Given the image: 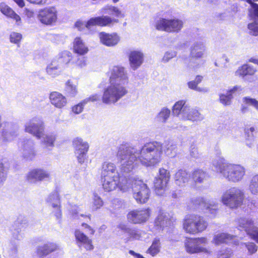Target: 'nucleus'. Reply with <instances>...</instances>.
<instances>
[{"instance_id": "nucleus-41", "label": "nucleus", "mask_w": 258, "mask_h": 258, "mask_svg": "<svg viewBox=\"0 0 258 258\" xmlns=\"http://www.w3.org/2000/svg\"><path fill=\"white\" fill-rule=\"evenodd\" d=\"M73 145L75 151H88L89 146L87 142L83 141L81 138H76L73 140Z\"/></svg>"}, {"instance_id": "nucleus-39", "label": "nucleus", "mask_w": 258, "mask_h": 258, "mask_svg": "<svg viewBox=\"0 0 258 258\" xmlns=\"http://www.w3.org/2000/svg\"><path fill=\"white\" fill-rule=\"evenodd\" d=\"M170 114V110L166 107H164L156 116L155 121L158 123H165L169 119Z\"/></svg>"}, {"instance_id": "nucleus-7", "label": "nucleus", "mask_w": 258, "mask_h": 258, "mask_svg": "<svg viewBox=\"0 0 258 258\" xmlns=\"http://www.w3.org/2000/svg\"><path fill=\"white\" fill-rule=\"evenodd\" d=\"M124 184L129 186L126 191L132 188L133 197L138 203H145L147 202L150 197V189L143 180L131 176L130 174L128 178H125Z\"/></svg>"}, {"instance_id": "nucleus-11", "label": "nucleus", "mask_w": 258, "mask_h": 258, "mask_svg": "<svg viewBox=\"0 0 258 258\" xmlns=\"http://www.w3.org/2000/svg\"><path fill=\"white\" fill-rule=\"evenodd\" d=\"M206 237L197 238H186L184 241L185 250L188 253L193 254L199 252L209 253L210 250L206 247L208 244Z\"/></svg>"}, {"instance_id": "nucleus-62", "label": "nucleus", "mask_w": 258, "mask_h": 258, "mask_svg": "<svg viewBox=\"0 0 258 258\" xmlns=\"http://www.w3.org/2000/svg\"><path fill=\"white\" fill-rule=\"evenodd\" d=\"M82 226L86 230V232L91 235H93L95 232V230L88 224L83 223Z\"/></svg>"}, {"instance_id": "nucleus-43", "label": "nucleus", "mask_w": 258, "mask_h": 258, "mask_svg": "<svg viewBox=\"0 0 258 258\" xmlns=\"http://www.w3.org/2000/svg\"><path fill=\"white\" fill-rule=\"evenodd\" d=\"M249 189L253 195H258V174L252 177L249 186Z\"/></svg>"}, {"instance_id": "nucleus-37", "label": "nucleus", "mask_w": 258, "mask_h": 258, "mask_svg": "<svg viewBox=\"0 0 258 258\" xmlns=\"http://www.w3.org/2000/svg\"><path fill=\"white\" fill-rule=\"evenodd\" d=\"M208 177V174L202 169H196L192 173V178L196 184L204 183Z\"/></svg>"}, {"instance_id": "nucleus-15", "label": "nucleus", "mask_w": 258, "mask_h": 258, "mask_svg": "<svg viewBox=\"0 0 258 258\" xmlns=\"http://www.w3.org/2000/svg\"><path fill=\"white\" fill-rule=\"evenodd\" d=\"M238 227L240 230L245 231L251 239L258 243V227L253 220L249 217H242L238 220Z\"/></svg>"}, {"instance_id": "nucleus-23", "label": "nucleus", "mask_w": 258, "mask_h": 258, "mask_svg": "<svg viewBox=\"0 0 258 258\" xmlns=\"http://www.w3.org/2000/svg\"><path fill=\"white\" fill-rule=\"evenodd\" d=\"M191 174L185 170L179 169L175 174V184L181 187L187 185L190 180Z\"/></svg>"}, {"instance_id": "nucleus-25", "label": "nucleus", "mask_w": 258, "mask_h": 258, "mask_svg": "<svg viewBox=\"0 0 258 258\" xmlns=\"http://www.w3.org/2000/svg\"><path fill=\"white\" fill-rule=\"evenodd\" d=\"M205 50V46L202 42H194L190 48V56L191 59L202 58Z\"/></svg>"}, {"instance_id": "nucleus-53", "label": "nucleus", "mask_w": 258, "mask_h": 258, "mask_svg": "<svg viewBox=\"0 0 258 258\" xmlns=\"http://www.w3.org/2000/svg\"><path fill=\"white\" fill-rule=\"evenodd\" d=\"M88 151H75V155L77 158L78 162L82 164L84 163L86 158V154Z\"/></svg>"}, {"instance_id": "nucleus-36", "label": "nucleus", "mask_w": 258, "mask_h": 258, "mask_svg": "<svg viewBox=\"0 0 258 258\" xmlns=\"http://www.w3.org/2000/svg\"><path fill=\"white\" fill-rule=\"evenodd\" d=\"M234 236L227 233H219L214 235L213 242L215 245H219L224 243H229Z\"/></svg>"}, {"instance_id": "nucleus-35", "label": "nucleus", "mask_w": 258, "mask_h": 258, "mask_svg": "<svg viewBox=\"0 0 258 258\" xmlns=\"http://www.w3.org/2000/svg\"><path fill=\"white\" fill-rule=\"evenodd\" d=\"M256 70L253 66L248 64H244L235 72V76L244 78L246 76H252Z\"/></svg>"}, {"instance_id": "nucleus-54", "label": "nucleus", "mask_w": 258, "mask_h": 258, "mask_svg": "<svg viewBox=\"0 0 258 258\" xmlns=\"http://www.w3.org/2000/svg\"><path fill=\"white\" fill-rule=\"evenodd\" d=\"M77 208H78V207L75 206L74 209H72L71 212L72 213V216L74 219H81V218H84V219L90 220L91 218L90 215H84L83 214H79L78 212L77 211Z\"/></svg>"}, {"instance_id": "nucleus-52", "label": "nucleus", "mask_w": 258, "mask_h": 258, "mask_svg": "<svg viewBox=\"0 0 258 258\" xmlns=\"http://www.w3.org/2000/svg\"><path fill=\"white\" fill-rule=\"evenodd\" d=\"M248 29L250 34L254 36L258 35V22H253L248 25Z\"/></svg>"}, {"instance_id": "nucleus-8", "label": "nucleus", "mask_w": 258, "mask_h": 258, "mask_svg": "<svg viewBox=\"0 0 258 258\" xmlns=\"http://www.w3.org/2000/svg\"><path fill=\"white\" fill-rule=\"evenodd\" d=\"M244 200V193L236 187H231L224 191L221 197L223 205L230 209H236L240 206Z\"/></svg>"}, {"instance_id": "nucleus-31", "label": "nucleus", "mask_w": 258, "mask_h": 258, "mask_svg": "<svg viewBox=\"0 0 258 258\" xmlns=\"http://www.w3.org/2000/svg\"><path fill=\"white\" fill-rule=\"evenodd\" d=\"M256 133L255 128L253 126L244 129L245 144L248 147L251 148L254 146Z\"/></svg>"}, {"instance_id": "nucleus-57", "label": "nucleus", "mask_w": 258, "mask_h": 258, "mask_svg": "<svg viewBox=\"0 0 258 258\" xmlns=\"http://www.w3.org/2000/svg\"><path fill=\"white\" fill-rule=\"evenodd\" d=\"M7 176V171L2 163L0 162V185L6 180Z\"/></svg>"}, {"instance_id": "nucleus-61", "label": "nucleus", "mask_w": 258, "mask_h": 258, "mask_svg": "<svg viewBox=\"0 0 258 258\" xmlns=\"http://www.w3.org/2000/svg\"><path fill=\"white\" fill-rule=\"evenodd\" d=\"M190 155L194 158H198L200 157L198 148L194 145H191L190 147Z\"/></svg>"}, {"instance_id": "nucleus-51", "label": "nucleus", "mask_w": 258, "mask_h": 258, "mask_svg": "<svg viewBox=\"0 0 258 258\" xmlns=\"http://www.w3.org/2000/svg\"><path fill=\"white\" fill-rule=\"evenodd\" d=\"M232 254V251L230 248H226L220 250L217 254L218 258H230Z\"/></svg>"}, {"instance_id": "nucleus-40", "label": "nucleus", "mask_w": 258, "mask_h": 258, "mask_svg": "<svg viewBox=\"0 0 258 258\" xmlns=\"http://www.w3.org/2000/svg\"><path fill=\"white\" fill-rule=\"evenodd\" d=\"M57 248V246L55 243L48 242L42 246H39L37 248L38 254L46 255L49 253L54 251Z\"/></svg>"}, {"instance_id": "nucleus-16", "label": "nucleus", "mask_w": 258, "mask_h": 258, "mask_svg": "<svg viewBox=\"0 0 258 258\" xmlns=\"http://www.w3.org/2000/svg\"><path fill=\"white\" fill-rule=\"evenodd\" d=\"M150 214L151 210L149 208L138 209L129 212L127 215V219L131 223L142 224L148 220Z\"/></svg>"}, {"instance_id": "nucleus-59", "label": "nucleus", "mask_w": 258, "mask_h": 258, "mask_svg": "<svg viewBox=\"0 0 258 258\" xmlns=\"http://www.w3.org/2000/svg\"><path fill=\"white\" fill-rule=\"evenodd\" d=\"M112 207L115 210L124 207L123 202L118 199H113L111 202Z\"/></svg>"}, {"instance_id": "nucleus-20", "label": "nucleus", "mask_w": 258, "mask_h": 258, "mask_svg": "<svg viewBox=\"0 0 258 258\" xmlns=\"http://www.w3.org/2000/svg\"><path fill=\"white\" fill-rule=\"evenodd\" d=\"M99 38L101 44L108 47H113L117 44L120 40L119 36L115 33H107L100 32Z\"/></svg>"}, {"instance_id": "nucleus-26", "label": "nucleus", "mask_w": 258, "mask_h": 258, "mask_svg": "<svg viewBox=\"0 0 258 258\" xmlns=\"http://www.w3.org/2000/svg\"><path fill=\"white\" fill-rule=\"evenodd\" d=\"M117 227L124 233H126L128 236V238L140 240L142 237V235L143 232L139 229L128 228L127 226L124 223H120Z\"/></svg>"}, {"instance_id": "nucleus-27", "label": "nucleus", "mask_w": 258, "mask_h": 258, "mask_svg": "<svg viewBox=\"0 0 258 258\" xmlns=\"http://www.w3.org/2000/svg\"><path fill=\"white\" fill-rule=\"evenodd\" d=\"M49 99L51 103L58 108H62L67 104L66 97L57 92H51L49 95Z\"/></svg>"}, {"instance_id": "nucleus-48", "label": "nucleus", "mask_w": 258, "mask_h": 258, "mask_svg": "<svg viewBox=\"0 0 258 258\" xmlns=\"http://www.w3.org/2000/svg\"><path fill=\"white\" fill-rule=\"evenodd\" d=\"M243 102L248 105L253 107L257 111H258V101L255 99L250 98L249 97H245L243 98Z\"/></svg>"}, {"instance_id": "nucleus-19", "label": "nucleus", "mask_w": 258, "mask_h": 258, "mask_svg": "<svg viewBox=\"0 0 258 258\" xmlns=\"http://www.w3.org/2000/svg\"><path fill=\"white\" fill-rule=\"evenodd\" d=\"M50 177L49 172L43 169L36 168L31 170L27 175V180L32 183L41 181Z\"/></svg>"}, {"instance_id": "nucleus-2", "label": "nucleus", "mask_w": 258, "mask_h": 258, "mask_svg": "<svg viewBox=\"0 0 258 258\" xmlns=\"http://www.w3.org/2000/svg\"><path fill=\"white\" fill-rule=\"evenodd\" d=\"M110 72V85L104 89L101 97L102 102L107 105L115 104L127 93L125 85L128 78L124 68L113 66Z\"/></svg>"}, {"instance_id": "nucleus-38", "label": "nucleus", "mask_w": 258, "mask_h": 258, "mask_svg": "<svg viewBox=\"0 0 258 258\" xmlns=\"http://www.w3.org/2000/svg\"><path fill=\"white\" fill-rule=\"evenodd\" d=\"M65 94L69 97H75L78 93L77 83L72 80H68L65 84Z\"/></svg>"}, {"instance_id": "nucleus-60", "label": "nucleus", "mask_w": 258, "mask_h": 258, "mask_svg": "<svg viewBox=\"0 0 258 258\" xmlns=\"http://www.w3.org/2000/svg\"><path fill=\"white\" fill-rule=\"evenodd\" d=\"M176 55V52L174 51L171 50L167 51L163 57V61L168 62L170 59L175 57Z\"/></svg>"}, {"instance_id": "nucleus-1", "label": "nucleus", "mask_w": 258, "mask_h": 258, "mask_svg": "<svg viewBox=\"0 0 258 258\" xmlns=\"http://www.w3.org/2000/svg\"><path fill=\"white\" fill-rule=\"evenodd\" d=\"M164 152L169 157L177 153V145L172 140L166 141L163 144L152 142L145 144L140 150L128 143L121 145L118 150V157L124 171L132 170L138 163L146 167H154L161 161V155Z\"/></svg>"}, {"instance_id": "nucleus-42", "label": "nucleus", "mask_w": 258, "mask_h": 258, "mask_svg": "<svg viewBox=\"0 0 258 258\" xmlns=\"http://www.w3.org/2000/svg\"><path fill=\"white\" fill-rule=\"evenodd\" d=\"M161 243L159 238L153 239L151 245L147 250V253L154 256L157 255L160 250Z\"/></svg>"}, {"instance_id": "nucleus-44", "label": "nucleus", "mask_w": 258, "mask_h": 258, "mask_svg": "<svg viewBox=\"0 0 258 258\" xmlns=\"http://www.w3.org/2000/svg\"><path fill=\"white\" fill-rule=\"evenodd\" d=\"M103 205V202L101 198L97 194L94 193L93 197L92 209L97 210L100 209Z\"/></svg>"}, {"instance_id": "nucleus-6", "label": "nucleus", "mask_w": 258, "mask_h": 258, "mask_svg": "<svg viewBox=\"0 0 258 258\" xmlns=\"http://www.w3.org/2000/svg\"><path fill=\"white\" fill-rule=\"evenodd\" d=\"M173 114L183 120H190L193 122L204 120V116L197 107H190L186 104L185 100H180L175 103L172 107Z\"/></svg>"}, {"instance_id": "nucleus-47", "label": "nucleus", "mask_w": 258, "mask_h": 258, "mask_svg": "<svg viewBox=\"0 0 258 258\" xmlns=\"http://www.w3.org/2000/svg\"><path fill=\"white\" fill-rule=\"evenodd\" d=\"M87 103V100H84L78 104L74 106L72 108V111L76 114L81 113L84 109V106Z\"/></svg>"}, {"instance_id": "nucleus-30", "label": "nucleus", "mask_w": 258, "mask_h": 258, "mask_svg": "<svg viewBox=\"0 0 258 258\" xmlns=\"http://www.w3.org/2000/svg\"><path fill=\"white\" fill-rule=\"evenodd\" d=\"M0 11L7 17L15 20L17 25H19L21 23L20 17L5 3L0 4Z\"/></svg>"}, {"instance_id": "nucleus-34", "label": "nucleus", "mask_w": 258, "mask_h": 258, "mask_svg": "<svg viewBox=\"0 0 258 258\" xmlns=\"http://www.w3.org/2000/svg\"><path fill=\"white\" fill-rule=\"evenodd\" d=\"M74 52L80 55H83L88 51V47L80 37H76L73 43Z\"/></svg>"}, {"instance_id": "nucleus-13", "label": "nucleus", "mask_w": 258, "mask_h": 258, "mask_svg": "<svg viewBox=\"0 0 258 258\" xmlns=\"http://www.w3.org/2000/svg\"><path fill=\"white\" fill-rule=\"evenodd\" d=\"M182 26V21L176 19L160 18L155 24L156 29L167 32H178L181 29Z\"/></svg>"}, {"instance_id": "nucleus-4", "label": "nucleus", "mask_w": 258, "mask_h": 258, "mask_svg": "<svg viewBox=\"0 0 258 258\" xmlns=\"http://www.w3.org/2000/svg\"><path fill=\"white\" fill-rule=\"evenodd\" d=\"M212 165L217 172L231 182L241 181L245 174L246 169L244 166L238 164L227 163L225 159L220 155H217L213 161Z\"/></svg>"}, {"instance_id": "nucleus-32", "label": "nucleus", "mask_w": 258, "mask_h": 258, "mask_svg": "<svg viewBox=\"0 0 258 258\" xmlns=\"http://www.w3.org/2000/svg\"><path fill=\"white\" fill-rule=\"evenodd\" d=\"M63 68L53 58L47 65L46 70L47 74L51 77L55 78L59 76L63 70Z\"/></svg>"}, {"instance_id": "nucleus-18", "label": "nucleus", "mask_w": 258, "mask_h": 258, "mask_svg": "<svg viewBox=\"0 0 258 258\" xmlns=\"http://www.w3.org/2000/svg\"><path fill=\"white\" fill-rule=\"evenodd\" d=\"M46 202L52 209V213L59 223L61 222V211L59 194L57 191L52 192L46 199Z\"/></svg>"}, {"instance_id": "nucleus-10", "label": "nucleus", "mask_w": 258, "mask_h": 258, "mask_svg": "<svg viewBox=\"0 0 258 258\" xmlns=\"http://www.w3.org/2000/svg\"><path fill=\"white\" fill-rule=\"evenodd\" d=\"M118 22L119 21L117 19L111 18L108 16H103L91 18L84 23L81 21H78L75 23V26L79 30H81V29L84 26L87 29H90L94 26H110Z\"/></svg>"}, {"instance_id": "nucleus-12", "label": "nucleus", "mask_w": 258, "mask_h": 258, "mask_svg": "<svg viewBox=\"0 0 258 258\" xmlns=\"http://www.w3.org/2000/svg\"><path fill=\"white\" fill-rule=\"evenodd\" d=\"M194 210L201 211L208 216L215 217L217 213L218 204L208 202L204 198L198 197L192 199L191 201Z\"/></svg>"}, {"instance_id": "nucleus-33", "label": "nucleus", "mask_w": 258, "mask_h": 258, "mask_svg": "<svg viewBox=\"0 0 258 258\" xmlns=\"http://www.w3.org/2000/svg\"><path fill=\"white\" fill-rule=\"evenodd\" d=\"M241 91L240 86H236L233 88L229 90L226 94H220L219 96V99L220 102L224 105H229L231 104V100L233 98V94L235 92L238 93Z\"/></svg>"}, {"instance_id": "nucleus-17", "label": "nucleus", "mask_w": 258, "mask_h": 258, "mask_svg": "<svg viewBox=\"0 0 258 258\" xmlns=\"http://www.w3.org/2000/svg\"><path fill=\"white\" fill-rule=\"evenodd\" d=\"M57 17V11L53 7H50L40 10L38 14L39 21L45 25H51L55 22Z\"/></svg>"}, {"instance_id": "nucleus-21", "label": "nucleus", "mask_w": 258, "mask_h": 258, "mask_svg": "<svg viewBox=\"0 0 258 258\" xmlns=\"http://www.w3.org/2000/svg\"><path fill=\"white\" fill-rule=\"evenodd\" d=\"M75 235L78 246L80 248H85L87 250L93 249L92 240L89 239L83 232L80 230H76Z\"/></svg>"}, {"instance_id": "nucleus-5", "label": "nucleus", "mask_w": 258, "mask_h": 258, "mask_svg": "<svg viewBox=\"0 0 258 258\" xmlns=\"http://www.w3.org/2000/svg\"><path fill=\"white\" fill-rule=\"evenodd\" d=\"M45 125L43 120L40 117H34L27 121L25 124L26 132L32 135L37 139H41V143L46 148L54 146L57 134L55 132H51L44 134Z\"/></svg>"}, {"instance_id": "nucleus-63", "label": "nucleus", "mask_w": 258, "mask_h": 258, "mask_svg": "<svg viewBox=\"0 0 258 258\" xmlns=\"http://www.w3.org/2000/svg\"><path fill=\"white\" fill-rule=\"evenodd\" d=\"M101 96L100 95L95 94L85 100H87V102L89 101L95 102L99 100Z\"/></svg>"}, {"instance_id": "nucleus-49", "label": "nucleus", "mask_w": 258, "mask_h": 258, "mask_svg": "<svg viewBox=\"0 0 258 258\" xmlns=\"http://www.w3.org/2000/svg\"><path fill=\"white\" fill-rule=\"evenodd\" d=\"M243 102L248 105L253 107L257 111H258V101L255 99L250 98L249 97H245L243 98Z\"/></svg>"}, {"instance_id": "nucleus-9", "label": "nucleus", "mask_w": 258, "mask_h": 258, "mask_svg": "<svg viewBox=\"0 0 258 258\" xmlns=\"http://www.w3.org/2000/svg\"><path fill=\"white\" fill-rule=\"evenodd\" d=\"M207 225L203 217L196 215L186 216L183 224L184 230L190 234L201 232L206 229Z\"/></svg>"}, {"instance_id": "nucleus-55", "label": "nucleus", "mask_w": 258, "mask_h": 258, "mask_svg": "<svg viewBox=\"0 0 258 258\" xmlns=\"http://www.w3.org/2000/svg\"><path fill=\"white\" fill-rule=\"evenodd\" d=\"M2 136L6 141H11L17 136V132L14 131L12 132H3Z\"/></svg>"}, {"instance_id": "nucleus-46", "label": "nucleus", "mask_w": 258, "mask_h": 258, "mask_svg": "<svg viewBox=\"0 0 258 258\" xmlns=\"http://www.w3.org/2000/svg\"><path fill=\"white\" fill-rule=\"evenodd\" d=\"M22 39V35L18 32H13L10 35V41L12 43L20 46L21 41Z\"/></svg>"}, {"instance_id": "nucleus-3", "label": "nucleus", "mask_w": 258, "mask_h": 258, "mask_svg": "<svg viewBox=\"0 0 258 258\" xmlns=\"http://www.w3.org/2000/svg\"><path fill=\"white\" fill-rule=\"evenodd\" d=\"M123 144H122L118 147V150H119V147ZM118 151H117L116 156L117 160L120 163L121 175L118 173L117 167L114 163L106 161L102 164L101 178L103 188L106 191H112L115 189L116 187H118L120 191L126 192L129 188V186L124 184L125 178H128L130 173L139 163H138L132 170L128 172L124 171L121 168L122 164L120 160L118 159Z\"/></svg>"}, {"instance_id": "nucleus-14", "label": "nucleus", "mask_w": 258, "mask_h": 258, "mask_svg": "<svg viewBox=\"0 0 258 258\" xmlns=\"http://www.w3.org/2000/svg\"><path fill=\"white\" fill-rule=\"evenodd\" d=\"M170 178L169 171L160 168L159 170V175L155 178L154 181L155 192L156 195L162 196L165 194L167 185Z\"/></svg>"}, {"instance_id": "nucleus-58", "label": "nucleus", "mask_w": 258, "mask_h": 258, "mask_svg": "<svg viewBox=\"0 0 258 258\" xmlns=\"http://www.w3.org/2000/svg\"><path fill=\"white\" fill-rule=\"evenodd\" d=\"M250 16L253 18H258V4L253 3L249 10Z\"/></svg>"}, {"instance_id": "nucleus-56", "label": "nucleus", "mask_w": 258, "mask_h": 258, "mask_svg": "<svg viewBox=\"0 0 258 258\" xmlns=\"http://www.w3.org/2000/svg\"><path fill=\"white\" fill-rule=\"evenodd\" d=\"M72 63H76L80 68H83L86 65V60L84 56H80L77 58L73 57Z\"/></svg>"}, {"instance_id": "nucleus-45", "label": "nucleus", "mask_w": 258, "mask_h": 258, "mask_svg": "<svg viewBox=\"0 0 258 258\" xmlns=\"http://www.w3.org/2000/svg\"><path fill=\"white\" fill-rule=\"evenodd\" d=\"M5 250L11 256H14L17 253L18 246L14 242H10L5 247Z\"/></svg>"}, {"instance_id": "nucleus-29", "label": "nucleus", "mask_w": 258, "mask_h": 258, "mask_svg": "<svg viewBox=\"0 0 258 258\" xmlns=\"http://www.w3.org/2000/svg\"><path fill=\"white\" fill-rule=\"evenodd\" d=\"M73 57L71 52L64 50L60 52L54 59L63 69H64L69 63H72Z\"/></svg>"}, {"instance_id": "nucleus-24", "label": "nucleus", "mask_w": 258, "mask_h": 258, "mask_svg": "<svg viewBox=\"0 0 258 258\" xmlns=\"http://www.w3.org/2000/svg\"><path fill=\"white\" fill-rule=\"evenodd\" d=\"M172 223L168 213L160 211L155 219V226L157 229L163 230L165 228L170 226Z\"/></svg>"}, {"instance_id": "nucleus-28", "label": "nucleus", "mask_w": 258, "mask_h": 258, "mask_svg": "<svg viewBox=\"0 0 258 258\" xmlns=\"http://www.w3.org/2000/svg\"><path fill=\"white\" fill-rule=\"evenodd\" d=\"M143 53L140 51L135 50L131 51L129 55V60L131 67L135 70L143 63Z\"/></svg>"}, {"instance_id": "nucleus-64", "label": "nucleus", "mask_w": 258, "mask_h": 258, "mask_svg": "<svg viewBox=\"0 0 258 258\" xmlns=\"http://www.w3.org/2000/svg\"><path fill=\"white\" fill-rule=\"evenodd\" d=\"M31 4L38 5H44L46 4L47 0H27Z\"/></svg>"}, {"instance_id": "nucleus-50", "label": "nucleus", "mask_w": 258, "mask_h": 258, "mask_svg": "<svg viewBox=\"0 0 258 258\" xmlns=\"http://www.w3.org/2000/svg\"><path fill=\"white\" fill-rule=\"evenodd\" d=\"M243 244L247 248L250 255L253 254L257 251L258 246L254 243L248 242L244 243Z\"/></svg>"}, {"instance_id": "nucleus-22", "label": "nucleus", "mask_w": 258, "mask_h": 258, "mask_svg": "<svg viewBox=\"0 0 258 258\" xmlns=\"http://www.w3.org/2000/svg\"><path fill=\"white\" fill-rule=\"evenodd\" d=\"M22 157L26 161L33 160L36 155L34 148V142L31 139L24 141L23 145Z\"/></svg>"}]
</instances>
